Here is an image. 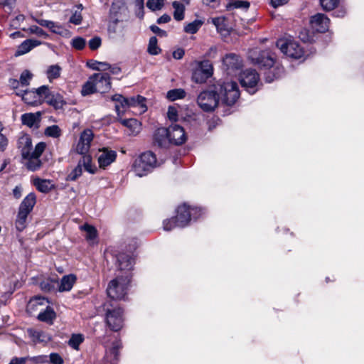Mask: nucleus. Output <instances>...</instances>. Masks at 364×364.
Wrapping results in <instances>:
<instances>
[{"label": "nucleus", "instance_id": "obj_41", "mask_svg": "<svg viewBox=\"0 0 364 364\" xmlns=\"http://www.w3.org/2000/svg\"><path fill=\"white\" fill-rule=\"evenodd\" d=\"M203 21L199 19H196L193 21L188 23L184 27L185 32L188 33H196L203 25Z\"/></svg>", "mask_w": 364, "mask_h": 364}, {"label": "nucleus", "instance_id": "obj_10", "mask_svg": "<svg viewBox=\"0 0 364 364\" xmlns=\"http://www.w3.org/2000/svg\"><path fill=\"white\" fill-rule=\"evenodd\" d=\"M219 99L217 92H215V85L210 90L201 92L197 98L198 106L205 112L213 111L218 105Z\"/></svg>", "mask_w": 364, "mask_h": 364}, {"label": "nucleus", "instance_id": "obj_52", "mask_svg": "<svg viewBox=\"0 0 364 364\" xmlns=\"http://www.w3.org/2000/svg\"><path fill=\"white\" fill-rule=\"evenodd\" d=\"M212 23L215 26L218 31L223 32L226 31L227 28L225 23V18L223 17H217L212 18Z\"/></svg>", "mask_w": 364, "mask_h": 364}, {"label": "nucleus", "instance_id": "obj_61", "mask_svg": "<svg viewBox=\"0 0 364 364\" xmlns=\"http://www.w3.org/2000/svg\"><path fill=\"white\" fill-rule=\"evenodd\" d=\"M276 46H293V43L290 38L284 37L277 40Z\"/></svg>", "mask_w": 364, "mask_h": 364}, {"label": "nucleus", "instance_id": "obj_33", "mask_svg": "<svg viewBox=\"0 0 364 364\" xmlns=\"http://www.w3.org/2000/svg\"><path fill=\"white\" fill-rule=\"evenodd\" d=\"M122 347V343L120 341H115L112 343V348L107 352V361L113 363L114 362L118 360L119 356V350Z\"/></svg>", "mask_w": 364, "mask_h": 364}, {"label": "nucleus", "instance_id": "obj_13", "mask_svg": "<svg viewBox=\"0 0 364 364\" xmlns=\"http://www.w3.org/2000/svg\"><path fill=\"white\" fill-rule=\"evenodd\" d=\"M280 52L287 58L291 60H305L308 56L314 52V47H309L305 50L304 47H277Z\"/></svg>", "mask_w": 364, "mask_h": 364}, {"label": "nucleus", "instance_id": "obj_12", "mask_svg": "<svg viewBox=\"0 0 364 364\" xmlns=\"http://www.w3.org/2000/svg\"><path fill=\"white\" fill-rule=\"evenodd\" d=\"M46 144L44 142L38 143L34 150L27 157H22L26 160L25 166L29 171H36L39 170L42 166V161L39 159L43 152L45 151Z\"/></svg>", "mask_w": 364, "mask_h": 364}, {"label": "nucleus", "instance_id": "obj_39", "mask_svg": "<svg viewBox=\"0 0 364 364\" xmlns=\"http://www.w3.org/2000/svg\"><path fill=\"white\" fill-rule=\"evenodd\" d=\"M123 124L131 129L133 134H137L141 129V123L136 119H128L122 122Z\"/></svg>", "mask_w": 364, "mask_h": 364}, {"label": "nucleus", "instance_id": "obj_11", "mask_svg": "<svg viewBox=\"0 0 364 364\" xmlns=\"http://www.w3.org/2000/svg\"><path fill=\"white\" fill-rule=\"evenodd\" d=\"M240 82L250 94H255L259 87V74L255 70H247L240 75Z\"/></svg>", "mask_w": 364, "mask_h": 364}, {"label": "nucleus", "instance_id": "obj_63", "mask_svg": "<svg viewBox=\"0 0 364 364\" xmlns=\"http://www.w3.org/2000/svg\"><path fill=\"white\" fill-rule=\"evenodd\" d=\"M86 40L82 37H77L72 40L71 46H85Z\"/></svg>", "mask_w": 364, "mask_h": 364}, {"label": "nucleus", "instance_id": "obj_45", "mask_svg": "<svg viewBox=\"0 0 364 364\" xmlns=\"http://www.w3.org/2000/svg\"><path fill=\"white\" fill-rule=\"evenodd\" d=\"M84 338L81 334H73L68 341V344L75 350H77L80 343H82Z\"/></svg>", "mask_w": 364, "mask_h": 364}, {"label": "nucleus", "instance_id": "obj_60", "mask_svg": "<svg viewBox=\"0 0 364 364\" xmlns=\"http://www.w3.org/2000/svg\"><path fill=\"white\" fill-rule=\"evenodd\" d=\"M82 21V16L77 11L75 12L70 18V22L75 25H79Z\"/></svg>", "mask_w": 364, "mask_h": 364}, {"label": "nucleus", "instance_id": "obj_42", "mask_svg": "<svg viewBox=\"0 0 364 364\" xmlns=\"http://www.w3.org/2000/svg\"><path fill=\"white\" fill-rule=\"evenodd\" d=\"M94 134L93 132L90 129H85L80 136V139L81 141L86 143L87 146L90 147L91 142L93 140Z\"/></svg>", "mask_w": 364, "mask_h": 364}, {"label": "nucleus", "instance_id": "obj_58", "mask_svg": "<svg viewBox=\"0 0 364 364\" xmlns=\"http://www.w3.org/2000/svg\"><path fill=\"white\" fill-rule=\"evenodd\" d=\"M135 6H136V14L137 16L142 17L143 16V11H144V3L141 2V0H136L135 1Z\"/></svg>", "mask_w": 364, "mask_h": 364}, {"label": "nucleus", "instance_id": "obj_28", "mask_svg": "<svg viewBox=\"0 0 364 364\" xmlns=\"http://www.w3.org/2000/svg\"><path fill=\"white\" fill-rule=\"evenodd\" d=\"M27 333L35 343H47L50 341V336L43 331L28 328Z\"/></svg>", "mask_w": 364, "mask_h": 364}, {"label": "nucleus", "instance_id": "obj_16", "mask_svg": "<svg viewBox=\"0 0 364 364\" xmlns=\"http://www.w3.org/2000/svg\"><path fill=\"white\" fill-rule=\"evenodd\" d=\"M224 66L230 74H236V73L242 67V60L236 54H227L223 59Z\"/></svg>", "mask_w": 364, "mask_h": 364}, {"label": "nucleus", "instance_id": "obj_56", "mask_svg": "<svg viewBox=\"0 0 364 364\" xmlns=\"http://www.w3.org/2000/svg\"><path fill=\"white\" fill-rule=\"evenodd\" d=\"M29 31L31 33L36 34L39 37H42L46 38L47 34L44 32V31L37 26H32L29 28Z\"/></svg>", "mask_w": 364, "mask_h": 364}, {"label": "nucleus", "instance_id": "obj_34", "mask_svg": "<svg viewBox=\"0 0 364 364\" xmlns=\"http://www.w3.org/2000/svg\"><path fill=\"white\" fill-rule=\"evenodd\" d=\"M28 215L29 213L18 210L15 223L18 231L21 232L26 228Z\"/></svg>", "mask_w": 364, "mask_h": 364}, {"label": "nucleus", "instance_id": "obj_8", "mask_svg": "<svg viewBox=\"0 0 364 364\" xmlns=\"http://www.w3.org/2000/svg\"><path fill=\"white\" fill-rule=\"evenodd\" d=\"M213 73V68L209 60H196L192 63V80L196 83H204Z\"/></svg>", "mask_w": 364, "mask_h": 364}, {"label": "nucleus", "instance_id": "obj_31", "mask_svg": "<svg viewBox=\"0 0 364 364\" xmlns=\"http://www.w3.org/2000/svg\"><path fill=\"white\" fill-rule=\"evenodd\" d=\"M40 114L36 113H26L21 116V121L23 124L26 125L29 127H38L39 122Z\"/></svg>", "mask_w": 364, "mask_h": 364}, {"label": "nucleus", "instance_id": "obj_47", "mask_svg": "<svg viewBox=\"0 0 364 364\" xmlns=\"http://www.w3.org/2000/svg\"><path fill=\"white\" fill-rule=\"evenodd\" d=\"M164 4V0H148L146 6L152 11L161 10Z\"/></svg>", "mask_w": 364, "mask_h": 364}, {"label": "nucleus", "instance_id": "obj_29", "mask_svg": "<svg viewBox=\"0 0 364 364\" xmlns=\"http://www.w3.org/2000/svg\"><path fill=\"white\" fill-rule=\"evenodd\" d=\"M46 103L54 107L55 109H60L65 104L63 96L57 92H50L47 95Z\"/></svg>", "mask_w": 364, "mask_h": 364}, {"label": "nucleus", "instance_id": "obj_22", "mask_svg": "<svg viewBox=\"0 0 364 364\" xmlns=\"http://www.w3.org/2000/svg\"><path fill=\"white\" fill-rule=\"evenodd\" d=\"M169 133L168 127L157 129L154 134L155 142L161 147H166L169 144H172Z\"/></svg>", "mask_w": 364, "mask_h": 364}, {"label": "nucleus", "instance_id": "obj_15", "mask_svg": "<svg viewBox=\"0 0 364 364\" xmlns=\"http://www.w3.org/2000/svg\"><path fill=\"white\" fill-rule=\"evenodd\" d=\"M117 156V154L115 151L107 147L100 149L97 155L99 168L105 169L115 161Z\"/></svg>", "mask_w": 364, "mask_h": 364}, {"label": "nucleus", "instance_id": "obj_35", "mask_svg": "<svg viewBox=\"0 0 364 364\" xmlns=\"http://www.w3.org/2000/svg\"><path fill=\"white\" fill-rule=\"evenodd\" d=\"M33 183L36 188L42 193H48L53 187L51 181L46 179L36 178Z\"/></svg>", "mask_w": 364, "mask_h": 364}, {"label": "nucleus", "instance_id": "obj_17", "mask_svg": "<svg viewBox=\"0 0 364 364\" xmlns=\"http://www.w3.org/2000/svg\"><path fill=\"white\" fill-rule=\"evenodd\" d=\"M169 137L173 145H181L186 142L187 137L184 129L176 124H173L168 127Z\"/></svg>", "mask_w": 364, "mask_h": 364}, {"label": "nucleus", "instance_id": "obj_19", "mask_svg": "<svg viewBox=\"0 0 364 364\" xmlns=\"http://www.w3.org/2000/svg\"><path fill=\"white\" fill-rule=\"evenodd\" d=\"M36 21L41 26L48 28L53 33L59 34L60 36L70 38V32L62 27L60 24L56 23L53 21L45 20V19H36Z\"/></svg>", "mask_w": 364, "mask_h": 364}, {"label": "nucleus", "instance_id": "obj_24", "mask_svg": "<svg viewBox=\"0 0 364 364\" xmlns=\"http://www.w3.org/2000/svg\"><path fill=\"white\" fill-rule=\"evenodd\" d=\"M16 95L21 96L22 100L28 105H41L38 95L35 90H20L16 92Z\"/></svg>", "mask_w": 364, "mask_h": 364}, {"label": "nucleus", "instance_id": "obj_20", "mask_svg": "<svg viewBox=\"0 0 364 364\" xmlns=\"http://www.w3.org/2000/svg\"><path fill=\"white\" fill-rule=\"evenodd\" d=\"M48 301L45 297L36 296L30 299L27 304V312L34 314L36 312H41L48 305Z\"/></svg>", "mask_w": 364, "mask_h": 364}, {"label": "nucleus", "instance_id": "obj_30", "mask_svg": "<svg viewBox=\"0 0 364 364\" xmlns=\"http://www.w3.org/2000/svg\"><path fill=\"white\" fill-rule=\"evenodd\" d=\"M112 100L116 102L115 109L118 114L123 113L128 108V98L121 95H114L112 97Z\"/></svg>", "mask_w": 364, "mask_h": 364}, {"label": "nucleus", "instance_id": "obj_40", "mask_svg": "<svg viewBox=\"0 0 364 364\" xmlns=\"http://www.w3.org/2000/svg\"><path fill=\"white\" fill-rule=\"evenodd\" d=\"M61 68L58 65H53L48 68L46 70V75L49 81H52L53 79H56L60 75Z\"/></svg>", "mask_w": 364, "mask_h": 364}, {"label": "nucleus", "instance_id": "obj_38", "mask_svg": "<svg viewBox=\"0 0 364 364\" xmlns=\"http://www.w3.org/2000/svg\"><path fill=\"white\" fill-rule=\"evenodd\" d=\"M186 96V92L183 89L178 88L168 91L166 97L171 101H175L183 99Z\"/></svg>", "mask_w": 364, "mask_h": 364}, {"label": "nucleus", "instance_id": "obj_9", "mask_svg": "<svg viewBox=\"0 0 364 364\" xmlns=\"http://www.w3.org/2000/svg\"><path fill=\"white\" fill-rule=\"evenodd\" d=\"M82 167H84L86 171L92 174L97 171V167L92 164L91 156H81L78 161L77 165L67 175L66 181H76L82 173Z\"/></svg>", "mask_w": 364, "mask_h": 364}, {"label": "nucleus", "instance_id": "obj_50", "mask_svg": "<svg viewBox=\"0 0 364 364\" xmlns=\"http://www.w3.org/2000/svg\"><path fill=\"white\" fill-rule=\"evenodd\" d=\"M55 280L47 279L40 283V287L43 291L48 292L55 289Z\"/></svg>", "mask_w": 364, "mask_h": 364}, {"label": "nucleus", "instance_id": "obj_14", "mask_svg": "<svg viewBox=\"0 0 364 364\" xmlns=\"http://www.w3.org/2000/svg\"><path fill=\"white\" fill-rule=\"evenodd\" d=\"M134 263V259L127 253L122 252L117 256L116 266L117 270L124 272V274H122L121 276H126L127 274H129V279H131L130 271L133 268Z\"/></svg>", "mask_w": 364, "mask_h": 364}, {"label": "nucleus", "instance_id": "obj_55", "mask_svg": "<svg viewBox=\"0 0 364 364\" xmlns=\"http://www.w3.org/2000/svg\"><path fill=\"white\" fill-rule=\"evenodd\" d=\"M167 117L169 120L176 122L178 118V112L176 107L170 106L168 109Z\"/></svg>", "mask_w": 364, "mask_h": 364}, {"label": "nucleus", "instance_id": "obj_43", "mask_svg": "<svg viewBox=\"0 0 364 364\" xmlns=\"http://www.w3.org/2000/svg\"><path fill=\"white\" fill-rule=\"evenodd\" d=\"M36 95L38 97V100L41 104L46 101L47 99V95H48L50 92H49L48 87L46 85H43L38 89L35 90Z\"/></svg>", "mask_w": 364, "mask_h": 364}, {"label": "nucleus", "instance_id": "obj_4", "mask_svg": "<svg viewBox=\"0 0 364 364\" xmlns=\"http://www.w3.org/2000/svg\"><path fill=\"white\" fill-rule=\"evenodd\" d=\"M215 92L219 101L228 106L233 105L240 97L238 85L233 81L218 82L215 84Z\"/></svg>", "mask_w": 364, "mask_h": 364}, {"label": "nucleus", "instance_id": "obj_54", "mask_svg": "<svg viewBox=\"0 0 364 364\" xmlns=\"http://www.w3.org/2000/svg\"><path fill=\"white\" fill-rule=\"evenodd\" d=\"M63 358L57 353H52L49 355L48 363L50 364H63Z\"/></svg>", "mask_w": 364, "mask_h": 364}, {"label": "nucleus", "instance_id": "obj_5", "mask_svg": "<svg viewBox=\"0 0 364 364\" xmlns=\"http://www.w3.org/2000/svg\"><path fill=\"white\" fill-rule=\"evenodd\" d=\"M130 280L129 274H118L115 279L109 282L107 288V296L113 300L124 299Z\"/></svg>", "mask_w": 364, "mask_h": 364}, {"label": "nucleus", "instance_id": "obj_49", "mask_svg": "<svg viewBox=\"0 0 364 364\" xmlns=\"http://www.w3.org/2000/svg\"><path fill=\"white\" fill-rule=\"evenodd\" d=\"M320 4L325 11H331L338 4V0H320Z\"/></svg>", "mask_w": 364, "mask_h": 364}, {"label": "nucleus", "instance_id": "obj_64", "mask_svg": "<svg viewBox=\"0 0 364 364\" xmlns=\"http://www.w3.org/2000/svg\"><path fill=\"white\" fill-rule=\"evenodd\" d=\"M28 360V358L22 357V358H13L9 364H25Z\"/></svg>", "mask_w": 364, "mask_h": 364}, {"label": "nucleus", "instance_id": "obj_21", "mask_svg": "<svg viewBox=\"0 0 364 364\" xmlns=\"http://www.w3.org/2000/svg\"><path fill=\"white\" fill-rule=\"evenodd\" d=\"M17 147L21 153L22 157H27L33 152L32 141L29 135L23 134L17 142Z\"/></svg>", "mask_w": 364, "mask_h": 364}, {"label": "nucleus", "instance_id": "obj_18", "mask_svg": "<svg viewBox=\"0 0 364 364\" xmlns=\"http://www.w3.org/2000/svg\"><path fill=\"white\" fill-rule=\"evenodd\" d=\"M329 23V18L323 14H316L310 20L312 28L320 33H323L328 30Z\"/></svg>", "mask_w": 364, "mask_h": 364}, {"label": "nucleus", "instance_id": "obj_53", "mask_svg": "<svg viewBox=\"0 0 364 364\" xmlns=\"http://www.w3.org/2000/svg\"><path fill=\"white\" fill-rule=\"evenodd\" d=\"M26 358H28V360H31L36 364L48 363V356L46 355H40L33 357L27 356Z\"/></svg>", "mask_w": 364, "mask_h": 364}, {"label": "nucleus", "instance_id": "obj_2", "mask_svg": "<svg viewBox=\"0 0 364 364\" xmlns=\"http://www.w3.org/2000/svg\"><path fill=\"white\" fill-rule=\"evenodd\" d=\"M203 214L200 208H190L186 204L178 206L176 218L165 220L163 223L164 229L170 231L173 228H184L189 223L191 218L197 219Z\"/></svg>", "mask_w": 364, "mask_h": 364}, {"label": "nucleus", "instance_id": "obj_26", "mask_svg": "<svg viewBox=\"0 0 364 364\" xmlns=\"http://www.w3.org/2000/svg\"><path fill=\"white\" fill-rule=\"evenodd\" d=\"M56 317L55 312L53 309L47 305L43 311L38 313V319L41 321L52 324Z\"/></svg>", "mask_w": 364, "mask_h": 364}, {"label": "nucleus", "instance_id": "obj_37", "mask_svg": "<svg viewBox=\"0 0 364 364\" xmlns=\"http://www.w3.org/2000/svg\"><path fill=\"white\" fill-rule=\"evenodd\" d=\"M250 6V4L247 1L236 0L227 4L225 8L228 11H232L235 9H247Z\"/></svg>", "mask_w": 364, "mask_h": 364}, {"label": "nucleus", "instance_id": "obj_1", "mask_svg": "<svg viewBox=\"0 0 364 364\" xmlns=\"http://www.w3.org/2000/svg\"><path fill=\"white\" fill-rule=\"evenodd\" d=\"M249 57L253 64L266 70L264 75L267 82L270 83L283 75L284 68L268 51L261 50L260 47H252Z\"/></svg>", "mask_w": 364, "mask_h": 364}, {"label": "nucleus", "instance_id": "obj_7", "mask_svg": "<svg viewBox=\"0 0 364 364\" xmlns=\"http://www.w3.org/2000/svg\"><path fill=\"white\" fill-rule=\"evenodd\" d=\"M106 311V323L111 330L119 331L124 323L123 310L118 306H113L107 302L105 304Z\"/></svg>", "mask_w": 364, "mask_h": 364}, {"label": "nucleus", "instance_id": "obj_3", "mask_svg": "<svg viewBox=\"0 0 364 364\" xmlns=\"http://www.w3.org/2000/svg\"><path fill=\"white\" fill-rule=\"evenodd\" d=\"M111 89L110 77L108 73H95L83 85L81 93L82 95H89L98 92L105 93Z\"/></svg>", "mask_w": 364, "mask_h": 364}, {"label": "nucleus", "instance_id": "obj_48", "mask_svg": "<svg viewBox=\"0 0 364 364\" xmlns=\"http://www.w3.org/2000/svg\"><path fill=\"white\" fill-rule=\"evenodd\" d=\"M33 74L28 70H23L20 75V82L21 87H26L29 85Z\"/></svg>", "mask_w": 364, "mask_h": 364}, {"label": "nucleus", "instance_id": "obj_36", "mask_svg": "<svg viewBox=\"0 0 364 364\" xmlns=\"http://www.w3.org/2000/svg\"><path fill=\"white\" fill-rule=\"evenodd\" d=\"M173 11V18L176 21H182L184 18L185 6L177 1L172 3Z\"/></svg>", "mask_w": 364, "mask_h": 364}, {"label": "nucleus", "instance_id": "obj_32", "mask_svg": "<svg viewBox=\"0 0 364 364\" xmlns=\"http://www.w3.org/2000/svg\"><path fill=\"white\" fill-rule=\"evenodd\" d=\"M80 229L86 232L85 238L90 244H94L97 237V231L96 228L89 224H85L80 227Z\"/></svg>", "mask_w": 364, "mask_h": 364}, {"label": "nucleus", "instance_id": "obj_57", "mask_svg": "<svg viewBox=\"0 0 364 364\" xmlns=\"http://www.w3.org/2000/svg\"><path fill=\"white\" fill-rule=\"evenodd\" d=\"M8 144V138L2 133H0V151H4L6 149Z\"/></svg>", "mask_w": 364, "mask_h": 364}, {"label": "nucleus", "instance_id": "obj_44", "mask_svg": "<svg viewBox=\"0 0 364 364\" xmlns=\"http://www.w3.org/2000/svg\"><path fill=\"white\" fill-rule=\"evenodd\" d=\"M45 134L48 136L58 138L61 135V130L57 125L49 126L45 129Z\"/></svg>", "mask_w": 364, "mask_h": 364}, {"label": "nucleus", "instance_id": "obj_59", "mask_svg": "<svg viewBox=\"0 0 364 364\" xmlns=\"http://www.w3.org/2000/svg\"><path fill=\"white\" fill-rule=\"evenodd\" d=\"M299 38L304 43H312L311 37L309 35L308 31H303L299 34Z\"/></svg>", "mask_w": 364, "mask_h": 364}, {"label": "nucleus", "instance_id": "obj_23", "mask_svg": "<svg viewBox=\"0 0 364 364\" xmlns=\"http://www.w3.org/2000/svg\"><path fill=\"white\" fill-rule=\"evenodd\" d=\"M132 107L136 109V114H143L147 110L146 105V98L137 95L136 97H131L128 98V108Z\"/></svg>", "mask_w": 364, "mask_h": 364}, {"label": "nucleus", "instance_id": "obj_27", "mask_svg": "<svg viewBox=\"0 0 364 364\" xmlns=\"http://www.w3.org/2000/svg\"><path fill=\"white\" fill-rule=\"evenodd\" d=\"M36 203V197L33 193L28 194L20 204L18 210L30 214Z\"/></svg>", "mask_w": 364, "mask_h": 364}, {"label": "nucleus", "instance_id": "obj_25", "mask_svg": "<svg viewBox=\"0 0 364 364\" xmlns=\"http://www.w3.org/2000/svg\"><path fill=\"white\" fill-rule=\"evenodd\" d=\"M77 277L75 274H70L68 275H64L60 279L58 290L60 292L63 291H69L73 288L74 284L75 283Z\"/></svg>", "mask_w": 364, "mask_h": 364}, {"label": "nucleus", "instance_id": "obj_51", "mask_svg": "<svg viewBox=\"0 0 364 364\" xmlns=\"http://www.w3.org/2000/svg\"><path fill=\"white\" fill-rule=\"evenodd\" d=\"M119 21L118 19H113L109 21L107 29L108 33L111 37H113V36L119 30Z\"/></svg>", "mask_w": 364, "mask_h": 364}, {"label": "nucleus", "instance_id": "obj_6", "mask_svg": "<svg viewBox=\"0 0 364 364\" xmlns=\"http://www.w3.org/2000/svg\"><path fill=\"white\" fill-rule=\"evenodd\" d=\"M157 166L156 157L151 151L141 154L135 159L132 170L135 175L139 177L146 176Z\"/></svg>", "mask_w": 364, "mask_h": 364}, {"label": "nucleus", "instance_id": "obj_62", "mask_svg": "<svg viewBox=\"0 0 364 364\" xmlns=\"http://www.w3.org/2000/svg\"><path fill=\"white\" fill-rule=\"evenodd\" d=\"M203 3L206 6L216 9L220 4V0H203Z\"/></svg>", "mask_w": 364, "mask_h": 364}, {"label": "nucleus", "instance_id": "obj_46", "mask_svg": "<svg viewBox=\"0 0 364 364\" xmlns=\"http://www.w3.org/2000/svg\"><path fill=\"white\" fill-rule=\"evenodd\" d=\"M90 149V147L89 146H87L86 144V143H84V142L81 141L80 140H79V141L77 142V144L76 145L75 151L77 154H79L82 156H90L89 154Z\"/></svg>", "mask_w": 364, "mask_h": 364}]
</instances>
